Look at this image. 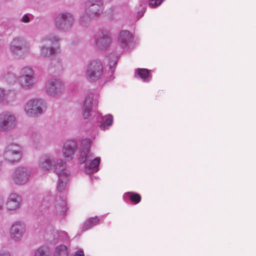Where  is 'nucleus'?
Listing matches in <instances>:
<instances>
[{"mask_svg": "<svg viewBox=\"0 0 256 256\" xmlns=\"http://www.w3.org/2000/svg\"><path fill=\"white\" fill-rule=\"evenodd\" d=\"M26 230V225L23 222H16L12 225L10 230V238L15 241H19L24 236Z\"/></svg>", "mask_w": 256, "mask_h": 256, "instance_id": "4468645a", "label": "nucleus"}, {"mask_svg": "<svg viewBox=\"0 0 256 256\" xmlns=\"http://www.w3.org/2000/svg\"><path fill=\"white\" fill-rule=\"evenodd\" d=\"M99 222V219L96 216L94 218H90L86 220L82 226V231L90 229L92 226L98 224Z\"/></svg>", "mask_w": 256, "mask_h": 256, "instance_id": "bb28decb", "label": "nucleus"}, {"mask_svg": "<svg viewBox=\"0 0 256 256\" xmlns=\"http://www.w3.org/2000/svg\"><path fill=\"white\" fill-rule=\"evenodd\" d=\"M93 96L88 95L86 96L82 107V115L84 118H88L92 110Z\"/></svg>", "mask_w": 256, "mask_h": 256, "instance_id": "4be33fe9", "label": "nucleus"}, {"mask_svg": "<svg viewBox=\"0 0 256 256\" xmlns=\"http://www.w3.org/2000/svg\"><path fill=\"white\" fill-rule=\"evenodd\" d=\"M55 172L58 175V178L56 185L58 192H62L66 188L70 176V172L66 168L65 164L62 160L58 161L55 168Z\"/></svg>", "mask_w": 256, "mask_h": 256, "instance_id": "20e7f679", "label": "nucleus"}, {"mask_svg": "<svg viewBox=\"0 0 256 256\" xmlns=\"http://www.w3.org/2000/svg\"><path fill=\"white\" fill-rule=\"evenodd\" d=\"M86 12L94 18L99 16L103 12L102 0H88L86 2Z\"/></svg>", "mask_w": 256, "mask_h": 256, "instance_id": "9b49d317", "label": "nucleus"}, {"mask_svg": "<svg viewBox=\"0 0 256 256\" xmlns=\"http://www.w3.org/2000/svg\"><path fill=\"white\" fill-rule=\"evenodd\" d=\"M140 6L142 7V10L138 12V14L141 18L142 16H143L144 13L146 12V8L144 6H142V5H140Z\"/></svg>", "mask_w": 256, "mask_h": 256, "instance_id": "4c0bfd02", "label": "nucleus"}, {"mask_svg": "<svg viewBox=\"0 0 256 256\" xmlns=\"http://www.w3.org/2000/svg\"><path fill=\"white\" fill-rule=\"evenodd\" d=\"M94 42L96 46L98 49L108 48L111 43L110 32L106 30H100L94 34Z\"/></svg>", "mask_w": 256, "mask_h": 256, "instance_id": "9d476101", "label": "nucleus"}, {"mask_svg": "<svg viewBox=\"0 0 256 256\" xmlns=\"http://www.w3.org/2000/svg\"><path fill=\"white\" fill-rule=\"evenodd\" d=\"M132 34L128 30H122L120 32L118 38V43L123 49L127 48L129 44L132 42Z\"/></svg>", "mask_w": 256, "mask_h": 256, "instance_id": "6ab92c4d", "label": "nucleus"}, {"mask_svg": "<svg viewBox=\"0 0 256 256\" xmlns=\"http://www.w3.org/2000/svg\"><path fill=\"white\" fill-rule=\"evenodd\" d=\"M135 76L140 78L144 82H148L152 80V76L150 74V70L146 68H138L135 72Z\"/></svg>", "mask_w": 256, "mask_h": 256, "instance_id": "5701e85b", "label": "nucleus"}, {"mask_svg": "<svg viewBox=\"0 0 256 256\" xmlns=\"http://www.w3.org/2000/svg\"><path fill=\"white\" fill-rule=\"evenodd\" d=\"M94 18L87 12L82 14L80 18V23L82 26H86L89 24L90 20Z\"/></svg>", "mask_w": 256, "mask_h": 256, "instance_id": "c756f323", "label": "nucleus"}, {"mask_svg": "<svg viewBox=\"0 0 256 256\" xmlns=\"http://www.w3.org/2000/svg\"><path fill=\"white\" fill-rule=\"evenodd\" d=\"M0 104H10L16 99V93L13 90H4Z\"/></svg>", "mask_w": 256, "mask_h": 256, "instance_id": "412c9836", "label": "nucleus"}, {"mask_svg": "<svg viewBox=\"0 0 256 256\" xmlns=\"http://www.w3.org/2000/svg\"><path fill=\"white\" fill-rule=\"evenodd\" d=\"M0 256H11V255L9 252L4 251L0 252Z\"/></svg>", "mask_w": 256, "mask_h": 256, "instance_id": "a19ab883", "label": "nucleus"}, {"mask_svg": "<svg viewBox=\"0 0 256 256\" xmlns=\"http://www.w3.org/2000/svg\"><path fill=\"white\" fill-rule=\"evenodd\" d=\"M91 141L89 138H84L82 142V146L80 149L78 160L80 164H84L90 158H92L94 156L90 152Z\"/></svg>", "mask_w": 256, "mask_h": 256, "instance_id": "f8f14e48", "label": "nucleus"}, {"mask_svg": "<svg viewBox=\"0 0 256 256\" xmlns=\"http://www.w3.org/2000/svg\"><path fill=\"white\" fill-rule=\"evenodd\" d=\"M98 116H100V114H98Z\"/></svg>", "mask_w": 256, "mask_h": 256, "instance_id": "79ce46f5", "label": "nucleus"}, {"mask_svg": "<svg viewBox=\"0 0 256 256\" xmlns=\"http://www.w3.org/2000/svg\"><path fill=\"white\" fill-rule=\"evenodd\" d=\"M60 38L54 34H51L42 38V42H50V44L54 46H47L43 45L40 48V54L41 56L45 58L50 57L52 55H55L60 52L59 42Z\"/></svg>", "mask_w": 256, "mask_h": 256, "instance_id": "f03ea898", "label": "nucleus"}, {"mask_svg": "<svg viewBox=\"0 0 256 256\" xmlns=\"http://www.w3.org/2000/svg\"><path fill=\"white\" fill-rule=\"evenodd\" d=\"M100 162V158L96 157L92 160L90 158V160L86 161L85 163L86 171L88 174L97 172L98 170V166Z\"/></svg>", "mask_w": 256, "mask_h": 256, "instance_id": "aec40b11", "label": "nucleus"}, {"mask_svg": "<svg viewBox=\"0 0 256 256\" xmlns=\"http://www.w3.org/2000/svg\"><path fill=\"white\" fill-rule=\"evenodd\" d=\"M22 22H30V17L28 14H25L22 18Z\"/></svg>", "mask_w": 256, "mask_h": 256, "instance_id": "e433bc0d", "label": "nucleus"}, {"mask_svg": "<svg viewBox=\"0 0 256 256\" xmlns=\"http://www.w3.org/2000/svg\"><path fill=\"white\" fill-rule=\"evenodd\" d=\"M62 70V62L59 60L54 59L50 64L48 70L50 74H58Z\"/></svg>", "mask_w": 256, "mask_h": 256, "instance_id": "b1692460", "label": "nucleus"}, {"mask_svg": "<svg viewBox=\"0 0 256 256\" xmlns=\"http://www.w3.org/2000/svg\"><path fill=\"white\" fill-rule=\"evenodd\" d=\"M54 210L56 212L64 214L66 210V202L64 195L60 196L59 199L56 198L54 202L51 206Z\"/></svg>", "mask_w": 256, "mask_h": 256, "instance_id": "a211bd4d", "label": "nucleus"}, {"mask_svg": "<svg viewBox=\"0 0 256 256\" xmlns=\"http://www.w3.org/2000/svg\"><path fill=\"white\" fill-rule=\"evenodd\" d=\"M4 204V200L2 196H0V214L2 213Z\"/></svg>", "mask_w": 256, "mask_h": 256, "instance_id": "58836bf2", "label": "nucleus"}, {"mask_svg": "<svg viewBox=\"0 0 256 256\" xmlns=\"http://www.w3.org/2000/svg\"><path fill=\"white\" fill-rule=\"evenodd\" d=\"M74 22V18L72 14L69 12L61 13L55 18L56 28L60 30L66 31L70 30Z\"/></svg>", "mask_w": 256, "mask_h": 256, "instance_id": "423d86ee", "label": "nucleus"}, {"mask_svg": "<svg viewBox=\"0 0 256 256\" xmlns=\"http://www.w3.org/2000/svg\"><path fill=\"white\" fill-rule=\"evenodd\" d=\"M77 145L76 142L74 140H68L65 142L63 147V154L65 158L67 160L72 159Z\"/></svg>", "mask_w": 256, "mask_h": 256, "instance_id": "dca6fc26", "label": "nucleus"}, {"mask_svg": "<svg viewBox=\"0 0 256 256\" xmlns=\"http://www.w3.org/2000/svg\"><path fill=\"white\" fill-rule=\"evenodd\" d=\"M30 46L24 38L21 37L14 38L10 44V50L13 56L16 58L22 56L27 53Z\"/></svg>", "mask_w": 256, "mask_h": 256, "instance_id": "39448f33", "label": "nucleus"}, {"mask_svg": "<svg viewBox=\"0 0 256 256\" xmlns=\"http://www.w3.org/2000/svg\"><path fill=\"white\" fill-rule=\"evenodd\" d=\"M30 176V172L26 168L18 167L14 172L12 180L16 184L23 185L28 182Z\"/></svg>", "mask_w": 256, "mask_h": 256, "instance_id": "ddd939ff", "label": "nucleus"}, {"mask_svg": "<svg viewBox=\"0 0 256 256\" xmlns=\"http://www.w3.org/2000/svg\"><path fill=\"white\" fill-rule=\"evenodd\" d=\"M110 58L112 60L109 62L110 68L111 69L112 72H113L114 70L115 66L117 63L118 58L115 56L114 55H112L110 56Z\"/></svg>", "mask_w": 256, "mask_h": 256, "instance_id": "f704fd0d", "label": "nucleus"}, {"mask_svg": "<svg viewBox=\"0 0 256 256\" xmlns=\"http://www.w3.org/2000/svg\"><path fill=\"white\" fill-rule=\"evenodd\" d=\"M50 254L49 248L46 245H42L35 250L34 256H50Z\"/></svg>", "mask_w": 256, "mask_h": 256, "instance_id": "cd10ccee", "label": "nucleus"}, {"mask_svg": "<svg viewBox=\"0 0 256 256\" xmlns=\"http://www.w3.org/2000/svg\"><path fill=\"white\" fill-rule=\"evenodd\" d=\"M100 129L103 130H106V126H109L112 124V117L111 115L104 118H102Z\"/></svg>", "mask_w": 256, "mask_h": 256, "instance_id": "2f4dec72", "label": "nucleus"}, {"mask_svg": "<svg viewBox=\"0 0 256 256\" xmlns=\"http://www.w3.org/2000/svg\"><path fill=\"white\" fill-rule=\"evenodd\" d=\"M22 202V197L16 193L10 194L7 202L6 208L8 210L15 211L18 210Z\"/></svg>", "mask_w": 256, "mask_h": 256, "instance_id": "2eb2a0df", "label": "nucleus"}, {"mask_svg": "<svg viewBox=\"0 0 256 256\" xmlns=\"http://www.w3.org/2000/svg\"><path fill=\"white\" fill-rule=\"evenodd\" d=\"M20 84L23 88H30L34 84V76H20Z\"/></svg>", "mask_w": 256, "mask_h": 256, "instance_id": "a878e982", "label": "nucleus"}, {"mask_svg": "<svg viewBox=\"0 0 256 256\" xmlns=\"http://www.w3.org/2000/svg\"><path fill=\"white\" fill-rule=\"evenodd\" d=\"M68 252L67 247L63 244L57 246L54 251V256H68Z\"/></svg>", "mask_w": 256, "mask_h": 256, "instance_id": "c85d7f7f", "label": "nucleus"}, {"mask_svg": "<svg viewBox=\"0 0 256 256\" xmlns=\"http://www.w3.org/2000/svg\"><path fill=\"white\" fill-rule=\"evenodd\" d=\"M54 238L60 240L62 242L66 241L68 239V234L65 231L57 230L54 234Z\"/></svg>", "mask_w": 256, "mask_h": 256, "instance_id": "473e14b6", "label": "nucleus"}, {"mask_svg": "<svg viewBox=\"0 0 256 256\" xmlns=\"http://www.w3.org/2000/svg\"><path fill=\"white\" fill-rule=\"evenodd\" d=\"M22 156L21 148L15 144H10L5 149L4 153V159L11 163L18 162Z\"/></svg>", "mask_w": 256, "mask_h": 256, "instance_id": "1a4fd4ad", "label": "nucleus"}, {"mask_svg": "<svg viewBox=\"0 0 256 256\" xmlns=\"http://www.w3.org/2000/svg\"><path fill=\"white\" fill-rule=\"evenodd\" d=\"M16 124L15 115L8 111L0 114V131L7 132L13 129Z\"/></svg>", "mask_w": 256, "mask_h": 256, "instance_id": "0eeeda50", "label": "nucleus"}, {"mask_svg": "<svg viewBox=\"0 0 256 256\" xmlns=\"http://www.w3.org/2000/svg\"><path fill=\"white\" fill-rule=\"evenodd\" d=\"M74 256H84L82 250H78Z\"/></svg>", "mask_w": 256, "mask_h": 256, "instance_id": "ea45409f", "label": "nucleus"}, {"mask_svg": "<svg viewBox=\"0 0 256 256\" xmlns=\"http://www.w3.org/2000/svg\"><path fill=\"white\" fill-rule=\"evenodd\" d=\"M3 80L8 84H14L16 80V77L12 72H8L2 76Z\"/></svg>", "mask_w": 256, "mask_h": 256, "instance_id": "7c9ffc66", "label": "nucleus"}, {"mask_svg": "<svg viewBox=\"0 0 256 256\" xmlns=\"http://www.w3.org/2000/svg\"><path fill=\"white\" fill-rule=\"evenodd\" d=\"M62 160H58L56 163L55 164L52 158L50 156H44L40 158L39 160V167L42 170L46 171L49 170L53 166L56 167L57 165L58 161ZM56 168H54V169Z\"/></svg>", "mask_w": 256, "mask_h": 256, "instance_id": "f3484780", "label": "nucleus"}, {"mask_svg": "<svg viewBox=\"0 0 256 256\" xmlns=\"http://www.w3.org/2000/svg\"><path fill=\"white\" fill-rule=\"evenodd\" d=\"M123 199L125 202L130 200L134 204H138L140 202L141 196L137 193L127 192L124 194Z\"/></svg>", "mask_w": 256, "mask_h": 256, "instance_id": "393cba45", "label": "nucleus"}, {"mask_svg": "<svg viewBox=\"0 0 256 256\" xmlns=\"http://www.w3.org/2000/svg\"><path fill=\"white\" fill-rule=\"evenodd\" d=\"M45 90L48 95L56 97L62 94L64 85L60 79L52 78L46 83Z\"/></svg>", "mask_w": 256, "mask_h": 256, "instance_id": "6e6552de", "label": "nucleus"}, {"mask_svg": "<svg viewBox=\"0 0 256 256\" xmlns=\"http://www.w3.org/2000/svg\"><path fill=\"white\" fill-rule=\"evenodd\" d=\"M163 0H150L149 6L151 8H156L160 6Z\"/></svg>", "mask_w": 256, "mask_h": 256, "instance_id": "c9c22d12", "label": "nucleus"}, {"mask_svg": "<svg viewBox=\"0 0 256 256\" xmlns=\"http://www.w3.org/2000/svg\"><path fill=\"white\" fill-rule=\"evenodd\" d=\"M104 74V67L102 62L98 60H91L87 65L86 77L91 82H95L100 79Z\"/></svg>", "mask_w": 256, "mask_h": 256, "instance_id": "7ed1b4c3", "label": "nucleus"}, {"mask_svg": "<svg viewBox=\"0 0 256 256\" xmlns=\"http://www.w3.org/2000/svg\"><path fill=\"white\" fill-rule=\"evenodd\" d=\"M46 109V104L42 98H33L29 100L24 105V111L31 118H36L42 114Z\"/></svg>", "mask_w": 256, "mask_h": 256, "instance_id": "f257e3e1", "label": "nucleus"}, {"mask_svg": "<svg viewBox=\"0 0 256 256\" xmlns=\"http://www.w3.org/2000/svg\"><path fill=\"white\" fill-rule=\"evenodd\" d=\"M34 74L33 69L30 66H26L22 68L20 76H34Z\"/></svg>", "mask_w": 256, "mask_h": 256, "instance_id": "72a5a7b5", "label": "nucleus"}]
</instances>
